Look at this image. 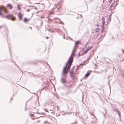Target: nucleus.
Returning <instances> with one entry per match:
<instances>
[{
    "label": "nucleus",
    "mask_w": 124,
    "mask_h": 124,
    "mask_svg": "<svg viewBox=\"0 0 124 124\" xmlns=\"http://www.w3.org/2000/svg\"><path fill=\"white\" fill-rule=\"evenodd\" d=\"M73 57H72L69 59L67 62L66 64L65 67L63 69L62 76H64V78H62L61 80L62 82L63 83H65L66 82L65 76L68 71L70 69V66L73 61Z\"/></svg>",
    "instance_id": "1"
},
{
    "label": "nucleus",
    "mask_w": 124,
    "mask_h": 124,
    "mask_svg": "<svg viewBox=\"0 0 124 124\" xmlns=\"http://www.w3.org/2000/svg\"><path fill=\"white\" fill-rule=\"evenodd\" d=\"M6 18L7 19H11L13 21H14L16 19L15 17L13 16V14L8 15L6 16Z\"/></svg>",
    "instance_id": "2"
},
{
    "label": "nucleus",
    "mask_w": 124,
    "mask_h": 124,
    "mask_svg": "<svg viewBox=\"0 0 124 124\" xmlns=\"http://www.w3.org/2000/svg\"><path fill=\"white\" fill-rule=\"evenodd\" d=\"M70 73L71 77L73 79H77V77L73 74V72L70 71Z\"/></svg>",
    "instance_id": "3"
},
{
    "label": "nucleus",
    "mask_w": 124,
    "mask_h": 124,
    "mask_svg": "<svg viewBox=\"0 0 124 124\" xmlns=\"http://www.w3.org/2000/svg\"><path fill=\"white\" fill-rule=\"evenodd\" d=\"M18 16L19 19L20 20H21L22 18L23 15L21 13H18Z\"/></svg>",
    "instance_id": "4"
},
{
    "label": "nucleus",
    "mask_w": 124,
    "mask_h": 124,
    "mask_svg": "<svg viewBox=\"0 0 124 124\" xmlns=\"http://www.w3.org/2000/svg\"><path fill=\"white\" fill-rule=\"evenodd\" d=\"M93 47L92 45L91 46H90V47L88 48H87L86 49V50L84 52V54H85L87 53V52L90 50Z\"/></svg>",
    "instance_id": "5"
},
{
    "label": "nucleus",
    "mask_w": 124,
    "mask_h": 124,
    "mask_svg": "<svg viewBox=\"0 0 124 124\" xmlns=\"http://www.w3.org/2000/svg\"><path fill=\"white\" fill-rule=\"evenodd\" d=\"M91 71H87V73L85 74V77L87 78L88 76H89L90 73L91 72Z\"/></svg>",
    "instance_id": "6"
},
{
    "label": "nucleus",
    "mask_w": 124,
    "mask_h": 124,
    "mask_svg": "<svg viewBox=\"0 0 124 124\" xmlns=\"http://www.w3.org/2000/svg\"><path fill=\"white\" fill-rule=\"evenodd\" d=\"M7 7L10 9H12L13 8V6L10 4H8L7 5Z\"/></svg>",
    "instance_id": "7"
},
{
    "label": "nucleus",
    "mask_w": 124,
    "mask_h": 124,
    "mask_svg": "<svg viewBox=\"0 0 124 124\" xmlns=\"http://www.w3.org/2000/svg\"><path fill=\"white\" fill-rule=\"evenodd\" d=\"M3 10L4 12L5 13H8L9 12L8 11L7 9L5 8H4L3 9Z\"/></svg>",
    "instance_id": "8"
},
{
    "label": "nucleus",
    "mask_w": 124,
    "mask_h": 124,
    "mask_svg": "<svg viewBox=\"0 0 124 124\" xmlns=\"http://www.w3.org/2000/svg\"><path fill=\"white\" fill-rule=\"evenodd\" d=\"M4 8L5 7L3 6H0V12H1L2 10H3Z\"/></svg>",
    "instance_id": "9"
},
{
    "label": "nucleus",
    "mask_w": 124,
    "mask_h": 124,
    "mask_svg": "<svg viewBox=\"0 0 124 124\" xmlns=\"http://www.w3.org/2000/svg\"><path fill=\"white\" fill-rule=\"evenodd\" d=\"M30 19H28L26 18H24V22L25 23H26V22H27Z\"/></svg>",
    "instance_id": "10"
},
{
    "label": "nucleus",
    "mask_w": 124,
    "mask_h": 124,
    "mask_svg": "<svg viewBox=\"0 0 124 124\" xmlns=\"http://www.w3.org/2000/svg\"><path fill=\"white\" fill-rule=\"evenodd\" d=\"M76 72L75 73V74H78L79 73V70L78 69H77L76 70Z\"/></svg>",
    "instance_id": "11"
},
{
    "label": "nucleus",
    "mask_w": 124,
    "mask_h": 124,
    "mask_svg": "<svg viewBox=\"0 0 124 124\" xmlns=\"http://www.w3.org/2000/svg\"><path fill=\"white\" fill-rule=\"evenodd\" d=\"M100 30V29L99 28H97L96 29L95 31L96 32H98Z\"/></svg>",
    "instance_id": "12"
},
{
    "label": "nucleus",
    "mask_w": 124,
    "mask_h": 124,
    "mask_svg": "<svg viewBox=\"0 0 124 124\" xmlns=\"http://www.w3.org/2000/svg\"><path fill=\"white\" fill-rule=\"evenodd\" d=\"M80 43V41H78L76 42V43H75V45H77L78 44H79V43Z\"/></svg>",
    "instance_id": "13"
},
{
    "label": "nucleus",
    "mask_w": 124,
    "mask_h": 124,
    "mask_svg": "<svg viewBox=\"0 0 124 124\" xmlns=\"http://www.w3.org/2000/svg\"><path fill=\"white\" fill-rule=\"evenodd\" d=\"M17 8L19 10H20L21 9V8L20 7L19 5H18L17 7Z\"/></svg>",
    "instance_id": "14"
},
{
    "label": "nucleus",
    "mask_w": 124,
    "mask_h": 124,
    "mask_svg": "<svg viewBox=\"0 0 124 124\" xmlns=\"http://www.w3.org/2000/svg\"><path fill=\"white\" fill-rule=\"evenodd\" d=\"M104 19V17H102L101 19L103 21H105Z\"/></svg>",
    "instance_id": "15"
},
{
    "label": "nucleus",
    "mask_w": 124,
    "mask_h": 124,
    "mask_svg": "<svg viewBox=\"0 0 124 124\" xmlns=\"http://www.w3.org/2000/svg\"><path fill=\"white\" fill-rule=\"evenodd\" d=\"M105 23V21H103V22H102V24H103V27H104V24Z\"/></svg>",
    "instance_id": "16"
},
{
    "label": "nucleus",
    "mask_w": 124,
    "mask_h": 124,
    "mask_svg": "<svg viewBox=\"0 0 124 124\" xmlns=\"http://www.w3.org/2000/svg\"><path fill=\"white\" fill-rule=\"evenodd\" d=\"M89 45L88 44H86V47H87V46H89V45Z\"/></svg>",
    "instance_id": "17"
},
{
    "label": "nucleus",
    "mask_w": 124,
    "mask_h": 124,
    "mask_svg": "<svg viewBox=\"0 0 124 124\" xmlns=\"http://www.w3.org/2000/svg\"><path fill=\"white\" fill-rule=\"evenodd\" d=\"M0 15H2V13L1 12H0Z\"/></svg>",
    "instance_id": "18"
},
{
    "label": "nucleus",
    "mask_w": 124,
    "mask_h": 124,
    "mask_svg": "<svg viewBox=\"0 0 124 124\" xmlns=\"http://www.w3.org/2000/svg\"><path fill=\"white\" fill-rule=\"evenodd\" d=\"M123 77L124 78V74L123 75Z\"/></svg>",
    "instance_id": "19"
},
{
    "label": "nucleus",
    "mask_w": 124,
    "mask_h": 124,
    "mask_svg": "<svg viewBox=\"0 0 124 124\" xmlns=\"http://www.w3.org/2000/svg\"><path fill=\"white\" fill-rule=\"evenodd\" d=\"M43 17H41V18H43Z\"/></svg>",
    "instance_id": "20"
}]
</instances>
